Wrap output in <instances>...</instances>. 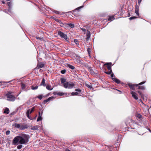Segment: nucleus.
<instances>
[{
  "instance_id": "1",
  "label": "nucleus",
  "mask_w": 151,
  "mask_h": 151,
  "mask_svg": "<svg viewBox=\"0 0 151 151\" xmlns=\"http://www.w3.org/2000/svg\"><path fill=\"white\" fill-rule=\"evenodd\" d=\"M29 138L28 135L22 134L19 136L14 137L12 141V143L16 145L18 142L21 144H27L29 141Z\"/></svg>"
},
{
  "instance_id": "2",
  "label": "nucleus",
  "mask_w": 151,
  "mask_h": 151,
  "mask_svg": "<svg viewBox=\"0 0 151 151\" xmlns=\"http://www.w3.org/2000/svg\"><path fill=\"white\" fill-rule=\"evenodd\" d=\"M58 34L62 38L65 40L66 42H69V39L68 37L66 34L60 31H59L58 32Z\"/></svg>"
},
{
  "instance_id": "3",
  "label": "nucleus",
  "mask_w": 151,
  "mask_h": 151,
  "mask_svg": "<svg viewBox=\"0 0 151 151\" xmlns=\"http://www.w3.org/2000/svg\"><path fill=\"white\" fill-rule=\"evenodd\" d=\"M75 84L72 82H68L64 84L63 87L65 88L71 89L73 88Z\"/></svg>"
},
{
  "instance_id": "4",
  "label": "nucleus",
  "mask_w": 151,
  "mask_h": 151,
  "mask_svg": "<svg viewBox=\"0 0 151 151\" xmlns=\"http://www.w3.org/2000/svg\"><path fill=\"white\" fill-rule=\"evenodd\" d=\"M12 92H8L6 94V96L7 98V100L9 101H14L15 99V97L12 95Z\"/></svg>"
},
{
  "instance_id": "5",
  "label": "nucleus",
  "mask_w": 151,
  "mask_h": 151,
  "mask_svg": "<svg viewBox=\"0 0 151 151\" xmlns=\"http://www.w3.org/2000/svg\"><path fill=\"white\" fill-rule=\"evenodd\" d=\"M145 83V81L142 82L138 84H132L131 83H129L128 84V86L129 88L132 90H134L135 89V86H138V85H141L143 84H144Z\"/></svg>"
},
{
  "instance_id": "6",
  "label": "nucleus",
  "mask_w": 151,
  "mask_h": 151,
  "mask_svg": "<svg viewBox=\"0 0 151 151\" xmlns=\"http://www.w3.org/2000/svg\"><path fill=\"white\" fill-rule=\"evenodd\" d=\"M111 63H106L104 64V65H107V68L108 70H112L111 69Z\"/></svg>"
},
{
  "instance_id": "7",
  "label": "nucleus",
  "mask_w": 151,
  "mask_h": 151,
  "mask_svg": "<svg viewBox=\"0 0 151 151\" xmlns=\"http://www.w3.org/2000/svg\"><path fill=\"white\" fill-rule=\"evenodd\" d=\"M65 26L66 27H68L69 26L70 28H73L74 27V24L73 23L67 24V23H65Z\"/></svg>"
},
{
  "instance_id": "8",
  "label": "nucleus",
  "mask_w": 151,
  "mask_h": 151,
  "mask_svg": "<svg viewBox=\"0 0 151 151\" xmlns=\"http://www.w3.org/2000/svg\"><path fill=\"white\" fill-rule=\"evenodd\" d=\"M132 95L133 98L137 100L138 99V97L137 96V94L134 92L132 91L131 93Z\"/></svg>"
},
{
  "instance_id": "9",
  "label": "nucleus",
  "mask_w": 151,
  "mask_h": 151,
  "mask_svg": "<svg viewBox=\"0 0 151 151\" xmlns=\"http://www.w3.org/2000/svg\"><path fill=\"white\" fill-rule=\"evenodd\" d=\"M44 65V64L42 62H39L38 63L37 68V69H39L41 68H42L43 67Z\"/></svg>"
},
{
  "instance_id": "10",
  "label": "nucleus",
  "mask_w": 151,
  "mask_h": 151,
  "mask_svg": "<svg viewBox=\"0 0 151 151\" xmlns=\"http://www.w3.org/2000/svg\"><path fill=\"white\" fill-rule=\"evenodd\" d=\"M42 116L41 115L40 112V111H39V115L37 119V122H39V121L42 120Z\"/></svg>"
},
{
  "instance_id": "11",
  "label": "nucleus",
  "mask_w": 151,
  "mask_h": 151,
  "mask_svg": "<svg viewBox=\"0 0 151 151\" xmlns=\"http://www.w3.org/2000/svg\"><path fill=\"white\" fill-rule=\"evenodd\" d=\"M54 97L52 96H51L49 97L47 99L43 101V104H45L47 103V102L50 101Z\"/></svg>"
},
{
  "instance_id": "12",
  "label": "nucleus",
  "mask_w": 151,
  "mask_h": 151,
  "mask_svg": "<svg viewBox=\"0 0 151 151\" xmlns=\"http://www.w3.org/2000/svg\"><path fill=\"white\" fill-rule=\"evenodd\" d=\"M91 36L90 32L88 31H87V32L86 35V41H88L89 40L90 37Z\"/></svg>"
},
{
  "instance_id": "13",
  "label": "nucleus",
  "mask_w": 151,
  "mask_h": 151,
  "mask_svg": "<svg viewBox=\"0 0 151 151\" xmlns=\"http://www.w3.org/2000/svg\"><path fill=\"white\" fill-rule=\"evenodd\" d=\"M135 13L138 16H139V9L138 6H137V5H136L135 6Z\"/></svg>"
},
{
  "instance_id": "14",
  "label": "nucleus",
  "mask_w": 151,
  "mask_h": 151,
  "mask_svg": "<svg viewBox=\"0 0 151 151\" xmlns=\"http://www.w3.org/2000/svg\"><path fill=\"white\" fill-rule=\"evenodd\" d=\"M112 80L114 82H115L117 83H119L120 82V80L117 78H112Z\"/></svg>"
},
{
  "instance_id": "15",
  "label": "nucleus",
  "mask_w": 151,
  "mask_h": 151,
  "mask_svg": "<svg viewBox=\"0 0 151 151\" xmlns=\"http://www.w3.org/2000/svg\"><path fill=\"white\" fill-rule=\"evenodd\" d=\"M60 81L61 82V83L63 84V86H64V84L65 83L67 82L66 79L65 78H61L60 79Z\"/></svg>"
},
{
  "instance_id": "16",
  "label": "nucleus",
  "mask_w": 151,
  "mask_h": 151,
  "mask_svg": "<svg viewBox=\"0 0 151 151\" xmlns=\"http://www.w3.org/2000/svg\"><path fill=\"white\" fill-rule=\"evenodd\" d=\"M46 88L47 89L50 91L52 90L53 89V88L50 85H47L46 86Z\"/></svg>"
},
{
  "instance_id": "17",
  "label": "nucleus",
  "mask_w": 151,
  "mask_h": 151,
  "mask_svg": "<svg viewBox=\"0 0 151 151\" xmlns=\"http://www.w3.org/2000/svg\"><path fill=\"white\" fill-rule=\"evenodd\" d=\"M45 79L43 78L42 80V82L40 83V86H46V84L45 83Z\"/></svg>"
},
{
  "instance_id": "18",
  "label": "nucleus",
  "mask_w": 151,
  "mask_h": 151,
  "mask_svg": "<svg viewBox=\"0 0 151 151\" xmlns=\"http://www.w3.org/2000/svg\"><path fill=\"white\" fill-rule=\"evenodd\" d=\"M56 22H59L60 24V26L63 27L65 26V24H64L60 20L58 19V20H57Z\"/></svg>"
},
{
  "instance_id": "19",
  "label": "nucleus",
  "mask_w": 151,
  "mask_h": 151,
  "mask_svg": "<svg viewBox=\"0 0 151 151\" xmlns=\"http://www.w3.org/2000/svg\"><path fill=\"white\" fill-rule=\"evenodd\" d=\"M9 113V109L6 108L4 111V113L6 114H8Z\"/></svg>"
},
{
  "instance_id": "20",
  "label": "nucleus",
  "mask_w": 151,
  "mask_h": 151,
  "mask_svg": "<svg viewBox=\"0 0 151 151\" xmlns=\"http://www.w3.org/2000/svg\"><path fill=\"white\" fill-rule=\"evenodd\" d=\"M88 70L91 73L93 74L94 73V71L93 69H92L91 67H88Z\"/></svg>"
},
{
  "instance_id": "21",
  "label": "nucleus",
  "mask_w": 151,
  "mask_h": 151,
  "mask_svg": "<svg viewBox=\"0 0 151 151\" xmlns=\"http://www.w3.org/2000/svg\"><path fill=\"white\" fill-rule=\"evenodd\" d=\"M114 16H109V18H108V20L109 21H113L114 19Z\"/></svg>"
},
{
  "instance_id": "22",
  "label": "nucleus",
  "mask_w": 151,
  "mask_h": 151,
  "mask_svg": "<svg viewBox=\"0 0 151 151\" xmlns=\"http://www.w3.org/2000/svg\"><path fill=\"white\" fill-rule=\"evenodd\" d=\"M137 86H138V88L139 89L144 90L145 89V87L143 86H140V85H138Z\"/></svg>"
},
{
  "instance_id": "23",
  "label": "nucleus",
  "mask_w": 151,
  "mask_h": 151,
  "mask_svg": "<svg viewBox=\"0 0 151 151\" xmlns=\"http://www.w3.org/2000/svg\"><path fill=\"white\" fill-rule=\"evenodd\" d=\"M68 67L70 68V69L73 70L75 68V67L73 65H72L70 64H68L67 65Z\"/></svg>"
},
{
  "instance_id": "24",
  "label": "nucleus",
  "mask_w": 151,
  "mask_h": 151,
  "mask_svg": "<svg viewBox=\"0 0 151 151\" xmlns=\"http://www.w3.org/2000/svg\"><path fill=\"white\" fill-rule=\"evenodd\" d=\"M20 125L19 124L17 123H15L14 125L15 127L19 129L20 127Z\"/></svg>"
},
{
  "instance_id": "25",
  "label": "nucleus",
  "mask_w": 151,
  "mask_h": 151,
  "mask_svg": "<svg viewBox=\"0 0 151 151\" xmlns=\"http://www.w3.org/2000/svg\"><path fill=\"white\" fill-rule=\"evenodd\" d=\"M39 127L38 125L34 126L32 128V129L34 130H37L38 128Z\"/></svg>"
},
{
  "instance_id": "26",
  "label": "nucleus",
  "mask_w": 151,
  "mask_h": 151,
  "mask_svg": "<svg viewBox=\"0 0 151 151\" xmlns=\"http://www.w3.org/2000/svg\"><path fill=\"white\" fill-rule=\"evenodd\" d=\"M137 92L139 93V95L141 96V98H143L144 95L140 91H138Z\"/></svg>"
},
{
  "instance_id": "27",
  "label": "nucleus",
  "mask_w": 151,
  "mask_h": 151,
  "mask_svg": "<svg viewBox=\"0 0 151 151\" xmlns=\"http://www.w3.org/2000/svg\"><path fill=\"white\" fill-rule=\"evenodd\" d=\"M38 88V86H36L35 87L33 85L31 86V89L33 90H36Z\"/></svg>"
},
{
  "instance_id": "28",
  "label": "nucleus",
  "mask_w": 151,
  "mask_h": 151,
  "mask_svg": "<svg viewBox=\"0 0 151 151\" xmlns=\"http://www.w3.org/2000/svg\"><path fill=\"white\" fill-rule=\"evenodd\" d=\"M25 128H26L25 127V126H24L22 125H20V127L19 128V129L20 130H22L24 129Z\"/></svg>"
},
{
  "instance_id": "29",
  "label": "nucleus",
  "mask_w": 151,
  "mask_h": 151,
  "mask_svg": "<svg viewBox=\"0 0 151 151\" xmlns=\"http://www.w3.org/2000/svg\"><path fill=\"white\" fill-rule=\"evenodd\" d=\"M35 106L33 107L31 109V110H30L29 111V113L30 114H31L35 110Z\"/></svg>"
},
{
  "instance_id": "30",
  "label": "nucleus",
  "mask_w": 151,
  "mask_h": 151,
  "mask_svg": "<svg viewBox=\"0 0 151 151\" xmlns=\"http://www.w3.org/2000/svg\"><path fill=\"white\" fill-rule=\"evenodd\" d=\"M21 87L22 89H24L26 88V86L24 83H22Z\"/></svg>"
},
{
  "instance_id": "31",
  "label": "nucleus",
  "mask_w": 151,
  "mask_h": 151,
  "mask_svg": "<svg viewBox=\"0 0 151 151\" xmlns=\"http://www.w3.org/2000/svg\"><path fill=\"white\" fill-rule=\"evenodd\" d=\"M78 94V93L77 92H73L71 93V94L72 96L77 95Z\"/></svg>"
},
{
  "instance_id": "32",
  "label": "nucleus",
  "mask_w": 151,
  "mask_h": 151,
  "mask_svg": "<svg viewBox=\"0 0 151 151\" xmlns=\"http://www.w3.org/2000/svg\"><path fill=\"white\" fill-rule=\"evenodd\" d=\"M30 111V109H29V110H28L27 111V112H26V115H27V117H28V118H29V117L30 116L29 115V114H30L29 113V111Z\"/></svg>"
},
{
  "instance_id": "33",
  "label": "nucleus",
  "mask_w": 151,
  "mask_h": 151,
  "mask_svg": "<svg viewBox=\"0 0 151 151\" xmlns=\"http://www.w3.org/2000/svg\"><path fill=\"white\" fill-rule=\"evenodd\" d=\"M57 95H59L60 96H62L64 95V93L61 92H58L57 93Z\"/></svg>"
},
{
  "instance_id": "34",
  "label": "nucleus",
  "mask_w": 151,
  "mask_h": 151,
  "mask_svg": "<svg viewBox=\"0 0 151 151\" xmlns=\"http://www.w3.org/2000/svg\"><path fill=\"white\" fill-rule=\"evenodd\" d=\"M106 74H111L112 73V70H108V71L107 72H105Z\"/></svg>"
},
{
  "instance_id": "35",
  "label": "nucleus",
  "mask_w": 151,
  "mask_h": 151,
  "mask_svg": "<svg viewBox=\"0 0 151 151\" xmlns=\"http://www.w3.org/2000/svg\"><path fill=\"white\" fill-rule=\"evenodd\" d=\"M86 86H87L89 88H92V85H89L87 84H86Z\"/></svg>"
},
{
  "instance_id": "36",
  "label": "nucleus",
  "mask_w": 151,
  "mask_h": 151,
  "mask_svg": "<svg viewBox=\"0 0 151 151\" xmlns=\"http://www.w3.org/2000/svg\"><path fill=\"white\" fill-rule=\"evenodd\" d=\"M22 145H19L17 147V148L18 149H21V148H22Z\"/></svg>"
},
{
  "instance_id": "37",
  "label": "nucleus",
  "mask_w": 151,
  "mask_h": 151,
  "mask_svg": "<svg viewBox=\"0 0 151 151\" xmlns=\"http://www.w3.org/2000/svg\"><path fill=\"white\" fill-rule=\"evenodd\" d=\"M64 95L65 96H70V93H64Z\"/></svg>"
},
{
  "instance_id": "38",
  "label": "nucleus",
  "mask_w": 151,
  "mask_h": 151,
  "mask_svg": "<svg viewBox=\"0 0 151 151\" xmlns=\"http://www.w3.org/2000/svg\"><path fill=\"white\" fill-rule=\"evenodd\" d=\"M42 95H39L37 97L38 98L40 99L41 100L42 98Z\"/></svg>"
},
{
  "instance_id": "39",
  "label": "nucleus",
  "mask_w": 151,
  "mask_h": 151,
  "mask_svg": "<svg viewBox=\"0 0 151 151\" xmlns=\"http://www.w3.org/2000/svg\"><path fill=\"white\" fill-rule=\"evenodd\" d=\"M74 41L75 43H76L77 45H79L78 42L77 40L74 39Z\"/></svg>"
},
{
  "instance_id": "40",
  "label": "nucleus",
  "mask_w": 151,
  "mask_h": 151,
  "mask_svg": "<svg viewBox=\"0 0 151 151\" xmlns=\"http://www.w3.org/2000/svg\"><path fill=\"white\" fill-rule=\"evenodd\" d=\"M66 70H65L64 69L61 71V73L63 74H65L66 72Z\"/></svg>"
},
{
  "instance_id": "41",
  "label": "nucleus",
  "mask_w": 151,
  "mask_h": 151,
  "mask_svg": "<svg viewBox=\"0 0 151 151\" xmlns=\"http://www.w3.org/2000/svg\"><path fill=\"white\" fill-rule=\"evenodd\" d=\"M7 4L9 7L11 6L12 5V2H9L7 3Z\"/></svg>"
},
{
  "instance_id": "42",
  "label": "nucleus",
  "mask_w": 151,
  "mask_h": 151,
  "mask_svg": "<svg viewBox=\"0 0 151 151\" xmlns=\"http://www.w3.org/2000/svg\"><path fill=\"white\" fill-rule=\"evenodd\" d=\"M137 18V17H130L129 18V19L130 20H132V19H135L136 18Z\"/></svg>"
},
{
  "instance_id": "43",
  "label": "nucleus",
  "mask_w": 151,
  "mask_h": 151,
  "mask_svg": "<svg viewBox=\"0 0 151 151\" xmlns=\"http://www.w3.org/2000/svg\"><path fill=\"white\" fill-rule=\"evenodd\" d=\"M87 51L88 52V53L89 54H90V53L91 52V49L88 48L87 49Z\"/></svg>"
},
{
  "instance_id": "44",
  "label": "nucleus",
  "mask_w": 151,
  "mask_h": 151,
  "mask_svg": "<svg viewBox=\"0 0 151 151\" xmlns=\"http://www.w3.org/2000/svg\"><path fill=\"white\" fill-rule=\"evenodd\" d=\"M75 91L79 92H81V90L80 89H76Z\"/></svg>"
},
{
  "instance_id": "45",
  "label": "nucleus",
  "mask_w": 151,
  "mask_h": 151,
  "mask_svg": "<svg viewBox=\"0 0 151 151\" xmlns=\"http://www.w3.org/2000/svg\"><path fill=\"white\" fill-rule=\"evenodd\" d=\"M10 133V131L9 130H7L6 132V134L8 135Z\"/></svg>"
},
{
  "instance_id": "46",
  "label": "nucleus",
  "mask_w": 151,
  "mask_h": 151,
  "mask_svg": "<svg viewBox=\"0 0 151 151\" xmlns=\"http://www.w3.org/2000/svg\"><path fill=\"white\" fill-rule=\"evenodd\" d=\"M83 6H80L77 8H76V10H79L80 9H81L83 7Z\"/></svg>"
},
{
  "instance_id": "47",
  "label": "nucleus",
  "mask_w": 151,
  "mask_h": 151,
  "mask_svg": "<svg viewBox=\"0 0 151 151\" xmlns=\"http://www.w3.org/2000/svg\"><path fill=\"white\" fill-rule=\"evenodd\" d=\"M36 38L37 39L40 40L41 41L42 40V38L39 37H36Z\"/></svg>"
},
{
  "instance_id": "48",
  "label": "nucleus",
  "mask_w": 151,
  "mask_h": 151,
  "mask_svg": "<svg viewBox=\"0 0 151 151\" xmlns=\"http://www.w3.org/2000/svg\"><path fill=\"white\" fill-rule=\"evenodd\" d=\"M54 12L56 14H59V13L60 12L58 11H54Z\"/></svg>"
},
{
  "instance_id": "49",
  "label": "nucleus",
  "mask_w": 151,
  "mask_h": 151,
  "mask_svg": "<svg viewBox=\"0 0 151 151\" xmlns=\"http://www.w3.org/2000/svg\"><path fill=\"white\" fill-rule=\"evenodd\" d=\"M142 0H138V3L139 4V5H140Z\"/></svg>"
},
{
  "instance_id": "50",
  "label": "nucleus",
  "mask_w": 151,
  "mask_h": 151,
  "mask_svg": "<svg viewBox=\"0 0 151 151\" xmlns=\"http://www.w3.org/2000/svg\"><path fill=\"white\" fill-rule=\"evenodd\" d=\"M111 76L112 78H113V77H114V74L113 73H111Z\"/></svg>"
},
{
  "instance_id": "51",
  "label": "nucleus",
  "mask_w": 151,
  "mask_h": 151,
  "mask_svg": "<svg viewBox=\"0 0 151 151\" xmlns=\"http://www.w3.org/2000/svg\"><path fill=\"white\" fill-rule=\"evenodd\" d=\"M58 92H54L53 93V94H54V95H56V94H57V93H58Z\"/></svg>"
},
{
  "instance_id": "52",
  "label": "nucleus",
  "mask_w": 151,
  "mask_h": 151,
  "mask_svg": "<svg viewBox=\"0 0 151 151\" xmlns=\"http://www.w3.org/2000/svg\"><path fill=\"white\" fill-rule=\"evenodd\" d=\"M19 109L20 110H21V107L20 106H19V107H18L17 108V110H18Z\"/></svg>"
},
{
  "instance_id": "53",
  "label": "nucleus",
  "mask_w": 151,
  "mask_h": 151,
  "mask_svg": "<svg viewBox=\"0 0 151 151\" xmlns=\"http://www.w3.org/2000/svg\"><path fill=\"white\" fill-rule=\"evenodd\" d=\"M52 19H53L54 20H55L56 21L57 20H58V19H56V18H55V17H53V18H52Z\"/></svg>"
},
{
  "instance_id": "54",
  "label": "nucleus",
  "mask_w": 151,
  "mask_h": 151,
  "mask_svg": "<svg viewBox=\"0 0 151 151\" xmlns=\"http://www.w3.org/2000/svg\"><path fill=\"white\" fill-rule=\"evenodd\" d=\"M29 119L32 120H33V119L30 116L29 118H28Z\"/></svg>"
},
{
  "instance_id": "55",
  "label": "nucleus",
  "mask_w": 151,
  "mask_h": 151,
  "mask_svg": "<svg viewBox=\"0 0 151 151\" xmlns=\"http://www.w3.org/2000/svg\"><path fill=\"white\" fill-rule=\"evenodd\" d=\"M29 119L32 120H33V119L30 116L29 118H28Z\"/></svg>"
},
{
  "instance_id": "56",
  "label": "nucleus",
  "mask_w": 151,
  "mask_h": 151,
  "mask_svg": "<svg viewBox=\"0 0 151 151\" xmlns=\"http://www.w3.org/2000/svg\"><path fill=\"white\" fill-rule=\"evenodd\" d=\"M81 30L83 31H86V29H85L82 28Z\"/></svg>"
},
{
  "instance_id": "57",
  "label": "nucleus",
  "mask_w": 151,
  "mask_h": 151,
  "mask_svg": "<svg viewBox=\"0 0 151 151\" xmlns=\"http://www.w3.org/2000/svg\"><path fill=\"white\" fill-rule=\"evenodd\" d=\"M43 112V110H42L41 112V115L42 116V113Z\"/></svg>"
},
{
  "instance_id": "58",
  "label": "nucleus",
  "mask_w": 151,
  "mask_h": 151,
  "mask_svg": "<svg viewBox=\"0 0 151 151\" xmlns=\"http://www.w3.org/2000/svg\"><path fill=\"white\" fill-rule=\"evenodd\" d=\"M12 80V81H9V82H5V83H10V82H11Z\"/></svg>"
},
{
  "instance_id": "59",
  "label": "nucleus",
  "mask_w": 151,
  "mask_h": 151,
  "mask_svg": "<svg viewBox=\"0 0 151 151\" xmlns=\"http://www.w3.org/2000/svg\"><path fill=\"white\" fill-rule=\"evenodd\" d=\"M147 129L150 132H151V130L149 128H148Z\"/></svg>"
},
{
  "instance_id": "60",
  "label": "nucleus",
  "mask_w": 151,
  "mask_h": 151,
  "mask_svg": "<svg viewBox=\"0 0 151 151\" xmlns=\"http://www.w3.org/2000/svg\"><path fill=\"white\" fill-rule=\"evenodd\" d=\"M65 151H70V150L68 149H66L65 150Z\"/></svg>"
},
{
  "instance_id": "61",
  "label": "nucleus",
  "mask_w": 151,
  "mask_h": 151,
  "mask_svg": "<svg viewBox=\"0 0 151 151\" xmlns=\"http://www.w3.org/2000/svg\"><path fill=\"white\" fill-rule=\"evenodd\" d=\"M37 115H36L35 116V118H34V119H36V117H37Z\"/></svg>"
},
{
  "instance_id": "62",
  "label": "nucleus",
  "mask_w": 151,
  "mask_h": 151,
  "mask_svg": "<svg viewBox=\"0 0 151 151\" xmlns=\"http://www.w3.org/2000/svg\"><path fill=\"white\" fill-rule=\"evenodd\" d=\"M139 118H141V115H140L139 117Z\"/></svg>"
},
{
  "instance_id": "63",
  "label": "nucleus",
  "mask_w": 151,
  "mask_h": 151,
  "mask_svg": "<svg viewBox=\"0 0 151 151\" xmlns=\"http://www.w3.org/2000/svg\"><path fill=\"white\" fill-rule=\"evenodd\" d=\"M2 3L3 4H5V3L4 2V1H2Z\"/></svg>"
},
{
  "instance_id": "64",
  "label": "nucleus",
  "mask_w": 151,
  "mask_h": 151,
  "mask_svg": "<svg viewBox=\"0 0 151 151\" xmlns=\"http://www.w3.org/2000/svg\"><path fill=\"white\" fill-rule=\"evenodd\" d=\"M141 101V99L139 101Z\"/></svg>"
}]
</instances>
